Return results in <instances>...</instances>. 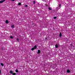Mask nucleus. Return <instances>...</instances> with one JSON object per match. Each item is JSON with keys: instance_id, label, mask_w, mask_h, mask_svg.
Here are the masks:
<instances>
[{"instance_id": "8", "label": "nucleus", "mask_w": 75, "mask_h": 75, "mask_svg": "<svg viewBox=\"0 0 75 75\" xmlns=\"http://www.w3.org/2000/svg\"><path fill=\"white\" fill-rule=\"evenodd\" d=\"M1 66L2 67H3L4 66V64H3V63H1Z\"/></svg>"}, {"instance_id": "15", "label": "nucleus", "mask_w": 75, "mask_h": 75, "mask_svg": "<svg viewBox=\"0 0 75 75\" xmlns=\"http://www.w3.org/2000/svg\"><path fill=\"white\" fill-rule=\"evenodd\" d=\"M34 50V48H32L31 49L32 51H33Z\"/></svg>"}, {"instance_id": "16", "label": "nucleus", "mask_w": 75, "mask_h": 75, "mask_svg": "<svg viewBox=\"0 0 75 75\" xmlns=\"http://www.w3.org/2000/svg\"><path fill=\"white\" fill-rule=\"evenodd\" d=\"M49 10H51L52 9H51V8L50 7H49Z\"/></svg>"}, {"instance_id": "7", "label": "nucleus", "mask_w": 75, "mask_h": 75, "mask_svg": "<svg viewBox=\"0 0 75 75\" xmlns=\"http://www.w3.org/2000/svg\"><path fill=\"white\" fill-rule=\"evenodd\" d=\"M33 48H34V49H36V48H37V46L35 45V46Z\"/></svg>"}, {"instance_id": "5", "label": "nucleus", "mask_w": 75, "mask_h": 75, "mask_svg": "<svg viewBox=\"0 0 75 75\" xmlns=\"http://www.w3.org/2000/svg\"><path fill=\"white\" fill-rule=\"evenodd\" d=\"M55 47L56 48H58V45L56 44L55 45Z\"/></svg>"}, {"instance_id": "13", "label": "nucleus", "mask_w": 75, "mask_h": 75, "mask_svg": "<svg viewBox=\"0 0 75 75\" xmlns=\"http://www.w3.org/2000/svg\"><path fill=\"white\" fill-rule=\"evenodd\" d=\"M12 75H16V73H12Z\"/></svg>"}, {"instance_id": "11", "label": "nucleus", "mask_w": 75, "mask_h": 75, "mask_svg": "<svg viewBox=\"0 0 75 75\" xmlns=\"http://www.w3.org/2000/svg\"><path fill=\"white\" fill-rule=\"evenodd\" d=\"M11 27H12V28H14V25H12L11 26Z\"/></svg>"}, {"instance_id": "10", "label": "nucleus", "mask_w": 75, "mask_h": 75, "mask_svg": "<svg viewBox=\"0 0 75 75\" xmlns=\"http://www.w3.org/2000/svg\"><path fill=\"white\" fill-rule=\"evenodd\" d=\"M21 3H18V6H21Z\"/></svg>"}, {"instance_id": "2", "label": "nucleus", "mask_w": 75, "mask_h": 75, "mask_svg": "<svg viewBox=\"0 0 75 75\" xmlns=\"http://www.w3.org/2000/svg\"><path fill=\"white\" fill-rule=\"evenodd\" d=\"M6 0H3V1H0V3H4V1H5Z\"/></svg>"}, {"instance_id": "3", "label": "nucleus", "mask_w": 75, "mask_h": 75, "mask_svg": "<svg viewBox=\"0 0 75 75\" xmlns=\"http://www.w3.org/2000/svg\"><path fill=\"white\" fill-rule=\"evenodd\" d=\"M38 54H40V50H38Z\"/></svg>"}, {"instance_id": "4", "label": "nucleus", "mask_w": 75, "mask_h": 75, "mask_svg": "<svg viewBox=\"0 0 75 75\" xmlns=\"http://www.w3.org/2000/svg\"><path fill=\"white\" fill-rule=\"evenodd\" d=\"M67 73H69L70 72H71V71H70V70L69 69H68L67 70Z\"/></svg>"}, {"instance_id": "14", "label": "nucleus", "mask_w": 75, "mask_h": 75, "mask_svg": "<svg viewBox=\"0 0 75 75\" xmlns=\"http://www.w3.org/2000/svg\"><path fill=\"white\" fill-rule=\"evenodd\" d=\"M15 71L16 72H18V71L17 70H16Z\"/></svg>"}, {"instance_id": "1", "label": "nucleus", "mask_w": 75, "mask_h": 75, "mask_svg": "<svg viewBox=\"0 0 75 75\" xmlns=\"http://www.w3.org/2000/svg\"><path fill=\"white\" fill-rule=\"evenodd\" d=\"M61 5L59 4V5L58 6L57 8H56L57 9V10H59V8H61Z\"/></svg>"}, {"instance_id": "25", "label": "nucleus", "mask_w": 75, "mask_h": 75, "mask_svg": "<svg viewBox=\"0 0 75 75\" xmlns=\"http://www.w3.org/2000/svg\"><path fill=\"white\" fill-rule=\"evenodd\" d=\"M42 1H45V0H42Z\"/></svg>"}, {"instance_id": "9", "label": "nucleus", "mask_w": 75, "mask_h": 75, "mask_svg": "<svg viewBox=\"0 0 75 75\" xmlns=\"http://www.w3.org/2000/svg\"><path fill=\"white\" fill-rule=\"evenodd\" d=\"M59 37H62V34L61 33H60Z\"/></svg>"}, {"instance_id": "19", "label": "nucleus", "mask_w": 75, "mask_h": 75, "mask_svg": "<svg viewBox=\"0 0 75 75\" xmlns=\"http://www.w3.org/2000/svg\"><path fill=\"white\" fill-rule=\"evenodd\" d=\"M25 7H28V5H26L25 6Z\"/></svg>"}, {"instance_id": "20", "label": "nucleus", "mask_w": 75, "mask_h": 75, "mask_svg": "<svg viewBox=\"0 0 75 75\" xmlns=\"http://www.w3.org/2000/svg\"><path fill=\"white\" fill-rule=\"evenodd\" d=\"M53 18H54V19H56L57 18L56 17H53Z\"/></svg>"}, {"instance_id": "21", "label": "nucleus", "mask_w": 75, "mask_h": 75, "mask_svg": "<svg viewBox=\"0 0 75 75\" xmlns=\"http://www.w3.org/2000/svg\"><path fill=\"white\" fill-rule=\"evenodd\" d=\"M10 38H13V36H10Z\"/></svg>"}, {"instance_id": "23", "label": "nucleus", "mask_w": 75, "mask_h": 75, "mask_svg": "<svg viewBox=\"0 0 75 75\" xmlns=\"http://www.w3.org/2000/svg\"><path fill=\"white\" fill-rule=\"evenodd\" d=\"M0 74H1V70H0Z\"/></svg>"}, {"instance_id": "24", "label": "nucleus", "mask_w": 75, "mask_h": 75, "mask_svg": "<svg viewBox=\"0 0 75 75\" xmlns=\"http://www.w3.org/2000/svg\"><path fill=\"white\" fill-rule=\"evenodd\" d=\"M45 40H47V38H45Z\"/></svg>"}, {"instance_id": "22", "label": "nucleus", "mask_w": 75, "mask_h": 75, "mask_svg": "<svg viewBox=\"0 0 75 75\" xmlns=\"http://www.w3.org/2000/svg\"><path fill=\"white\" fill-rule=\"evenodd\" d=\"M12 1H15V0H12Z\"/></svg>"}, {"instance_id": "18", "label": "nucleus", "mask_w": 75, "mask_h": 75, "mask_svg": "<svg viewBox=\"0 0 75 75\" xmlns=\"http://www.w3.org/2000/svg\"><path fill=\"white\" fill-rule=\"evenodd\" d=\"M16 40H17V41H18V42H19V40L17 38L16 39Z\"/></svg>"}, {"instance_id": "17", "label": "nucleus", "mask_w": 75, "mask_h": 75, "mask_svg": "<svg viewBox=\"0 0 75 75\" xmlns=\"http://www.w3.org/2000/svg\"><path fill=\"white\" fill-rule=\"evenodd\" d=\"M35 1H33V4H35Z\"/></svg>"}, {"instance_id": "26", "label": "nucleus", "mask_w": 75, "mask_h": 75, "mask_svg": "<svg viewBox=\"0 0 75 75\" xmlns=\"http://www.w3.org/2000/svg\"><path fill=\"white\" fill-rule=\"evenodd\" d=\"M1 1H3V0H1Z\"/></svg>"}, {"instance_id": "12", "label": "nucleus", "mask_w": 75, "mask_h": 75, "mask_svg": "<svg viewBox=\"0 0 75 75\" xmlns=\"http://www.w3.org/2000/svg\"><path fill=\"white\" fill-rule=\"evenodd\" d=\"M10 74H13V71H10Z\"/></svg>"}, {"instance_id": "6", "label": "nucleus", "mask_w": 75, "mask_h": 75, "mask_svg": "<svg viewBox=\"0 0 75 75\" xmlns=\"http://www.w3.org/2000/svg\"><path fill=\"white\" fill-rule=\"evenodd\" d=\"M5 23H6V24H8V21L7 20H6Z\"/></svg>"}]
</instances>
